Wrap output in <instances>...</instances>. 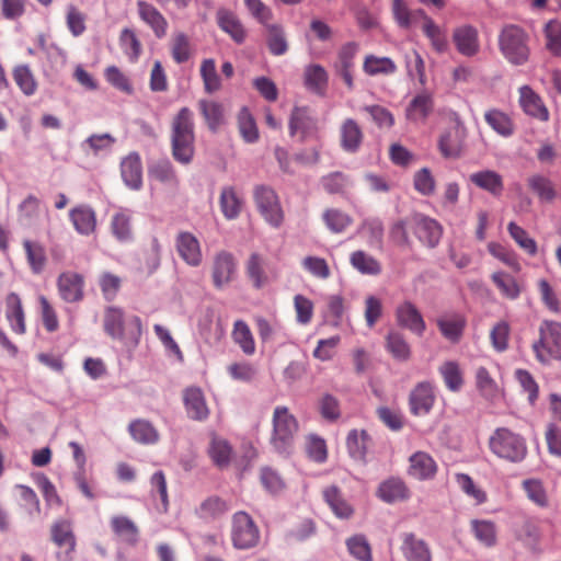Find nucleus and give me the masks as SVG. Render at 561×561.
<instances>
[{
  "mask_svg": "<svg viewBox=\"0 0 561 561\" xmlns=\"http://www.w3.org/2000/svg\"><path fill=\"white\" fill-rule=\"evenodd\" d=\"M492 280L500 289L501 294L507 299L515 300L520 295V286L512 275L504 272L492 274Z\"/></svg>",
  "mask_w": 561,
  "mask_h": 561,
  "instance_id": "51",
  "label": "nucleus"
},
{
  "mask_svg": "<svg viewBox=\"0 0 561 561\" xmlns=\"http://www.w3.org/2000/svg\"><path fill=\"white\" fill-rule=\"evenodd\" d=\"M113 236L121 242H128L133 239L131 211L121 208L111 219Z\"/></svg>",
  "mask_w": 561,
  "mask_h": 561,
  "instance_id": "33",
  "label": "nucleus"
},
{
  "mask_svg": "<svg viewBox=\"0 0 561 561\" xmlns=\"http://www.w3.org/2000/svg\"><path fill=\"white\" fill-rule=\"evenodd\" d=\"M231 337L245 355L251 356L255 353L256 347L253 334L250 327L243 320H237L233 323Z\"/></svg>",
  "mask_w": 561,
  "mask_h": 561,
  "instance_id": "34",
  "label": "nucleus"
},
{
  "mask_svg": "<svg viewBox=\"0 0 561 561\" xmlns=\"http://www.w3.org/2000/svg\"><path fill=\"white\" fill-rule=\"evenodd\" d=\"M455 481L458 488L476 504H483L486 501V493L474 483L472 478L467 473H456Z\"/></svg>",
  "mask_w": 561,
  "mask_h": 561,
  "instance_id": "57",
  "label": "nucleus"
},
{
  "mask_svg": "<svg viewBox=\"0 0 561 561\" xmlns=\"http://www.w3.org/2000/svg\"><path fill=\"white\" fill-rule=\"evenodd\" d=\"M237 272V261L234 256L227 252H218L213 262L211 275L214 285L221 288L228 285Z\"/></svg>",
  "mask_w": 561,
  "mask_h": 561,
  "instance_id": "14",
  "label": "nucleus"
},
{
  "mask_svg": "<svg viewBox=\"0 0 561 561\" xmlns=\"http://www.w3.org/2000/svg\"><path fill=\"white\" fill-rule=\"evenodd\" d=\"M128 432L131 438L141 445H152L159 440V432L153 424L144 419H137L129 423Z\"/></svg>",
  "mask_w": 561,
  "mask_h": 561,
  "instance_id": "30",
  "label": "nucleus"
},
{
  "mask_svg": "<svg viewBox=\"0 0 561 561\" xmlns=\"http://www.w3.org/2000/svg\"><path fill=\"white\" fill-rule=\"evenodd\" d=\"M23 247L32 272L34 274L42 273L47 262L45 248L41 243L31 240H24Z\"/></svg>",
  "mask_w": 561,
  "mask_h": 561,
  "instance_id": "43",
  "label": "nucleus"
},
{
  "mask_svg": "<svg viewBox=\"0 0 561 561\" xmlns=\"http://www.w3.org/2000/svg\"><path fill=\"white\" fill-rule=\"evenodd\" d=\"M470 182L493 196H500L504 184L502 176L493 170H482L470 174Z\"/></svg>",
  "mask_w": 561,
  "mask_h": 561,
  "instance_id": "27",
  "label": "nucleus"
},
{
  "mask_svg": "<svg viewBox=\"0 0 561 561\" xmlns=\"http://www.w3.org/2000/svg\"><path fill=\"white\" fill-rule=\"evenodd\" d=\"M305 83L309 90L316 93H322L328 83V73L323 67L311 65L306 68Z\"/></svg>",
  "mask_w": 561,
  "mask_h": 561,
  "instance_id": "59",
  "label": "nucleus"
},
{
  "mask_svg": "<svg viewBox=\"0 0 561 561\" xmlns=\"http://www.w3.org/2000/svg\"><path fill=\"white\" fill-rule=\"evenodd\" d=\"M83 277L75 272H64L57 279L60 297L67 302H77L83 298Z\"/></svg>",
  "mask_w": 561,
  "mask_h": 561,
  "instance_id": "17",
  "label": "nucleus"
},
{
  "mask_svg": "<svg viewBox=\"0 0 561 561\" xmlns=\"http://www.w3.org/2000/svg\"><path fill=\"white\" fill-rule=\"evenodd\" d=\"M175 248L180 257L190 266H199L203 261L198 239L191 232L182 231L176 236Z\"/></svg>",
  "mask_w": 561,
  "mask_h": 561,
  "instance_id": "15",
  "label": "nucleus"
},
{
  "mask_svg": "<svg viewBox=\"0 0 561 561\" xmlns=\"http://www.w3.org/2000/svg\"><path fill=\"white\" fill-rule=\"evenodd\" d=\"M411 226L416 238L426 247L435 248L443 233L442 226L433 218L423 214H414L410 217Z\"/></svg>",
  "mask_w": 561,
  "mask_h": 561,
  "instance_id": "9",
  "label": "nucleus"
},
{
  "mask_svg": "<svg viewBox=\"0 0 561 561\" xmlns=\"http://www.w3.org/2000/svg\"><path fill=\"white\" fill-rule=\"evenodd\" d=\"M438 371L443 377L446 388L451 392H458L463 386V375L460 366L455 360L444 362Z\"/></svg>",
  "mask_w": 561,
  "mask_h": 561,
  "instance_id": "37",
  "label": "nucleus"
},
{
  "mask_svg": "<svg viewBox=\"0 0 561 561\" xmlns=\"http://www.w3.org/2000/svg\"><path fill=\"white\" fill-rule=\"evenodd\" d=\"M323 497L339 518H348L353 514L352 506L342 497L340 490L331 485L323 491Z\"/></svg>",
  "mask_w": 561,
  "mask_h": 561,
  "instance_id": "40",
  "label": "nucleus"
},
{
  "mask_svg": "<svg viewBox=\"0 0 561 561\" xmlns=\"http://www.w3.org/2000/svg\"><path fill=\"white\" fill-rule=\"evenodd\" d=\"M438 471L435 459L425 451H415L409 457L408 474L417 481L433 480Z\"/></svg>",
  "mask_w": 561,
  "mask_h": 561,
  "instance_id": "11",
  "label": "nucleus"
},
{
  "mask_svg": "<svg viewBox=\"0 0 561 561\" xmlns=\"http://www.w3.org/2000/svg\"><path fill=\"white\" fill-rule=\"evenodd\" d=\"M5 318L13 332H15L16 334L25 333V314L21 298L15 293H10L5 297Z\"/></svg>",
  "mask_w": 561,
  "mask_h": 561,
  "instance_id": "24",
  "label": "nucleus"
},
{
  "mask_svg": "<svg viewBox=\"0 0 561 561\" xmlns=\"http://www.w3.org/2000/svg\"><path fill=\"white\" fill-rule=\"evenodd\" d=\"M351 265L365 275H378L381 273V264L370 254L358 250L350 256Z\"/></svg>",
  "mask_w": 561,
  "mask_h": 561,
  "instance_id": "42",
  "label": "nucleus"
},
{
  "mask_svg": "<svg viewBox=\"0 0 561 561\" xmlns=\"http://www.w3.org/2000/svg\"><path fill=\"white\" fill-rule=\"evenodd\" d=\"M12 77L25 96H32L36 93L38 83L28 65L15 66L12 70Z\"/></svg>",
  "mask_w": 561,
  "mask_h": 561,
  "instance_id": "35",
  "label": "nucleus"
},
{
  "mask_svg": "<svg viewBox=\"0 0 561 561\" xmlns=\"http://www.w3.org/2000/svg\"><path fill=\"white\" fill-rule=\"evenodd\" d=\"M316 129V122L311 117L308 108L295 107L289 119L290 136L300 135L304 139Z\"/></svg>",
  "mask_w": 561,
  "mask_h": 561,
  "instance_id": "31",
  "label": "nucleus"
},
{
  "mask_svg": "<svg viewBox=\"0 0 561 561\" xmlns=\"http://www.w3.org/2000/svg\"><path fill=\"white\" fill-rule=\"evenodd\" d=\"M208 454L215 465L222 468L229 465L232 455V448L226 439L215 436L211 438Z\"/></svg>",
  "mask_w": 561,
  "mask_h": 561,
  "instance_id": "50",
  "label": "nucleus"
},
{
  "mask_svg": "<svg viewBox=\"0 0 561 561\" xmlns=\"http://www.w3.org/2000/svg\"><path fill=\"white\" fill-rule=\"evenodd\" d=\"M194 115L188 107H182L171 123V148L173 158L188 164L193 160L195 148Z\"/></svg>",
  "mask_w": 561,
  "mask_h": 561,
  "instance_id": "1",
  "label": "nucleus"
},
{
  "mask_svg": "<svg viewBox=\"0 0 561 561\" xmlns=\"http://www.w3.org/2000/svg\"><path fill=\"white\" fill-rule=\"evenodd\" d=\"M265 261L257 254L252 253L247 262L245 272L253 287L260 289L268 283V277L264 271Z\"/></svg>",
  "mask_w": 561,
  "mask_h": 561,
  "instance_id": "39",
  "label": "nucleus"
},
{
  "mask_svg": "<svg viewBox=\"0 0 561 561\" xmlns=\"http://www.w3.org/2000/svg\"><path fill=\"white\" fill-rule=\"evenodd\" d=\"M267 30V46L270 51L275 56L284 55L288 45L283 28L277 24L265 25Z\"/></svg>",
  "mask_w": 561,
  "mask_h": 561,
  "instance_id": "63",
  "label": "nucleus"
},
{
  "mask_svg": "<svg viewBox=\"0 0 561 561\" xmlns=\"http://www.w3.org/2000/svg\"><path fill=\"white\" fill-rule=\"evenodd\" d=\"M394 316L399 327L419 336L423 335L426 324L420 310L413 302L404 300L399 304L396 308Z\"/></svg>",
  "mask_w": 561,
  "mask_h": 561,
  "instance_id": "10",
  "label": "nucleus"
},
{
  "mask_svg": "<svg viewBox=\"0 0 561 561\" xmlns=\"http://www.w3.org/2000/svg\"><path fill=\"white\" fill-rule=\"evenodd\" d=\"M453 43L457 51L465 57L471 58L480 53L481 44L479 32L471 24H461L453 30Z\"/></svg>",
  "mask_w": 561,
  "mask_h": 561,
  "instance_id": "8",
  "label": "nucleus"
},
{
  "mask_svg": "<svg viewBox=\"0 0 561 561\" xmlns=\"http://www.w3.org/2000/svg\"><path fill=\"white\" fill-rule=\"evenodd\" d=\"M364 139L360 126L353 118H346L340 127V145L348 153L359 150Z\"/></svg>",
  "mask_w": 561,
  "mask_h": 561,
  "instance_id": "21",
  "label": "nucleus"
},
{
  "mask_svg": "<svg viewBox=\"0 0 561 561\" xmlns=\"http://www.w3.org/2000/svg\"><path fill=\"white\" fill-rule=\"evenodd\" d=\"M229 377L239 382L251 383L255 381L259 370L255 365L250 362H234L227 366Z\"/></svg>",
  "mask_w": 561,
  "mask_h": 561,
  "instance_id": "47",
  "label": "nucleus"
},
{
  "mask_svg": "<svg viewBox=\"0 0 561 561\" xmlns=\"http://www.w3.org/2000/svg\"><path fill=\"white\" fill-rule=\"evenodd\" d=\"M368 442L369 436L366 431H351L346 438V445L350 455L355 459H364L367 451Z\"/></svg>",
  "mask_w": 561,
  "mask_h": 561,
  "instance_id": "58",
  "label": "nucleus"
},
{
  "mask_svg": "<svg viewBox=\"0 0 561 561\" xmlns=\"http://www.w3.org/2000/svg\"><path fill=\"white\" fill-rule=\"evenodd\" d=\"M466 136L465 127L458 116L451 121L449 127L440 135L439 149L445 157H456L461 150Z\"/></svg>",
  "mask_w": 561,
  "mask_h": 561,
  "instance_id": "12",
  "label": "nucleus"
},
{
  "mask_svg": "<svg viewBox=\"0 0 561 561\" xmlns=\"http://www.w3.org/2000/svg\"><path fill=\"white\" fill-rule=\"evenodd\" d=\"M256 206L264 219L273 227H279L284 220V213L275 191L266 185H259L254 190Z\"/></svg>",
  "mask_w": 561,
  "mask_h": 561,
  "instance_id": "6",
  "label": "nucleus"
},
{
  "mask_svg": "<svg viewBox=\"0 0 561 561\" xmlns=\"http://www.w3.org/2000/svg\"><path fill=\"white\" fill-rule=\"evenodd\" d=\"M321 184L329 194L342 195L353 185V181L342 172H332L322 176Z\"/></svg>",
  "mask_w": 561,
  "mask_h": 561,
  "instance_id": "56",
  "label": "nucleus"
},
{
  "mask_svg": "<svg viewBox=\"0 0 561 561\" xmlns=\"http://www.w3.org/2000/svg\"><path fill=\"white\" fill-rule=\"evenodd\" d=\"M533 350L542 364L561 359V323L543 320L539 325V339L534 342Z\"/></svg>",
  "mask_w": 561,
  "mask_h": 561,
  "instance_id": "5",
  "label": "nucleus"
},
{
  "mask_svg": "<svg viewBox=\"0 0 561 561\" xmlns=\"http://www.w3.org/2000/svg\"><path fill=\"white\" fill-rule=\"evenodd\" d=\"M184 404L187 415L193 420L202 421L209 414L204 394L199 388L193 387L185 390Z\"/></svg>",
  "mask_w": 561,
  "mask_h": 561,
  "instance_id": "26",
  "label": "nucleus"
},
{
  "mask_svg": "<svg viewBox=\"0 0 561 561\" xmlns=\"http://www.w3.org/2000/svg\"><path fill=\"white\" fill-rule=\"evenodd\" d=\"M260 533L253 519L244 512H238L232 520V541L238 549H249L259 541Z\"/></svg>",
  "mask_w": 561,
  "mask_h": 561,
  "instance_id": "7",
  "label": "nucleus"
},
{
  "mask_svg": "<svg viewBox=\"0 0 561 561\" xmlns=\"http://www.w3.org/2000/svg\"><path fill=\"white\" fill-rule=\"evenodd\" d=\"M115 142L116 139L108 133L93 134L81 144V148L88 153L99 156L110 152Z\"/></svg>",
  "mask_w": 561,
  "mask_h": 561,
  "instance_id": "41",
  "label": "nucleus"
},
{
  "mask_svg": "<svg viewBox=\"0 0 561 561\" xmlns=\"http://www.w3.org/2000/svg\"><path fill=\"white\" fill-rule=\"evenodd\" d=\"M377 495L386 503H394L409 499L410 491L401 478L391 477L379 484Z\"/></svg>",
  "mask_w": 561,
  "mask_h": 561,
  "instance_id": "23",
  "label": "nucleus"
},
{
  "mask_svg": "<svg viewBox=\"0 0 561 561\" xmlns=\"http://www.w3.org/2000/svg\"><path fill=\"white\" fill-rule=\"evenodd\" d=\"M488 125L499 135L510 137L514 133V125L510 116L499 110H489L484 114Z\"/></svg>",
  "mask_w": 561,
  "mask_h": 561,
  "instance_id": "45",
  "label": "nucleus"
},
{
  "mask_svg": "<svg viewBox=\"0 0 561 561\" xmlns=\"http://www.w3.org/2000/svg\"><path fill=\"white\" fill-rule=\"evenodd\" d=\"M388 352L398 360L405 362L411 356V348L403 334L391 331L386 339Z\"/></svg>",
  "mask_w": 561,
  "mask_h": 561,
  "instance_id": "48",
  "label": "nucleus"
},
{
  "mask_svg": "<svg viewBox=\"0 0 561 561\" xmlns=\"http://www.w3.org/2000/svg\"><path fill=\"white\" fill-rule=\"evenodd\" d=\"M499 48L508 62L524 65L530 55L529 35L518 25L506 24L499 34Z\"/></svg>",
  "mask_w": 561,
  "mask_h": 561,
  "instance_id": "4",
  "label": "nucleus"
},
{
  "mask_svg": "<svg viewBox=\"0 0 561 561\" xmlns=\"http://www.w3.org/2000/svg\"><path fill=\"white\" fill-rule=\"evenodd\" d=\"M229 511L226 501L218 496H209L197 508V515L203 519H217Z\"/></svg>",
  "mask_w": 561,
  "mask_h": 561,
  "instance_id": "46",
  "label": "nucleus"
},
{
  "mask_svg": "<svg viewBox=\"0 0 561 561\" xmlns=\"http://www.w3.org/2000/svg\"><path fill=\"white\" fill-rule=\"evenodd\" d=\"M401 551L407 561H433L430 545L413 533L403 534Z\"/></svg>",
  "mask_w": 561,
  "mask_h": 561,
  "instance_id": "16",
  "label": "nucleus"
},
{
  "mask_svg": "<svg viewBox=\"0 0 561 561\" xmlns=\"http://www.w3.org/2000/svg\"><path fill=\"white\" fill-rule=\"evenodd\" d=\"M433 110V100L428 92L416 94L405 108V118L414 124L425 122Z\"/></svg>",
  "mask_w": 561,
  "mask_h": 561,
  "instance_id": "25",
  "label": "nucleus"
},
{
  "mask_svg": "<svg viewBox=\"0 0 561 561\" xmlns=\"http://www.w3.org/2000/svg\"><path fill=\"white\" fill-rule=\"evenodd\" d=\"M219 202L221 211L227 219H236L240 215L243 201L232 186L221 190Z\"/></svg>",
  "mask_w": 561,
  "mask_h": 561,
  "instance_id": "36",
  "label": "nucleus"
},
{
  "mask_svg": "<svg viewBox=\"0 0 561 561\" xmlns=\"http://www.w3.org/2000/svg\"><path fill=\"white\" fill-rule=\"evenodd\" d=\"M139 18L151 27L158 38L167 34L168 22L156 7L144 0L137 1Z\"/></svg>",
  "mask_w": 561,
  "mask_h": 561,
  "instance_id": "22",
  "label": "nucleus"
},
{
  "mask_svg": "<svg viewBox=\"0 0 561 561\" xmlns=\"http://www.w3.org/2000/svg\"><path fill=\"white\" fill-rule=\"evenodd\" d=\"M364 71L369 76L391 75L397 70L396 64L389 57L369 55L364 61Z\"/></svg>",
  "mask_w": 561,
  "mask_h": 561,
  "instance_id": "54",
  "label": "nucleus"
},
{
  "mask_svg": "<svg viewBox=\"0 0 561 561\" xmlns=\"http://www.w3.org/2000/svg\"><path fill=\"white\" fill-rule=\"evenodd\" d=\"M171 53L176 64L186 62L192 56L190 38L184 33H176L171 41Z\"/></svg>",
  "mask_w": 561,
  "mask_h": 561,
  "instance_id": "64",
  "label": "nucleus"
},
{
  "mask_svg": "<svg viewBox=\"0 0 561 561\" xmlns=\"http://www.w3.org/2000/svg\"><path fill=\"white\" fill-rule=\"evenodd\" d=\"M238 126L244 141L254 144L259 140L256 123L247 107H243L238 115Z\"/></svg>",
  "mask_w": 561,
  "mask_h": 561,
  "instance_id": "60",
  "label": "nucleus"
},
{
  "mask_svg": "<svg viewBox=\"0 0 561 561\" xmlns=\"http://www.w3.org/2000/svg\"><path fill=\"white\" fill-rule=\"evenodd\" d=\"M121 174L130 190L138 191L142 186V165L137 152H131L121 162Z\"/></svg>",
  "mask_w": 561,
  "mask_h": 561,
  "instance_id": "20",
  "label": "nucleus"
},
{
  "mask_svg": "<svg viewBox=\"0 0 561 561\" xmlns=\"http://www.w3.org/2000/svg\"><path fill=\"white\" fill-rule=\"evenodd\" d=\"M104 330L113 339L124 337V312L116 307H110L104 314Z\"/></svg>",
  "mask_w": 561,
  "mask_h": 561,
  "instance_id": "49",
  "label": "nucleus"
},
{
  "mask_svg": "<svg viewBox=\"0 0 561 561\" xmlns=\"http://www.w3.org/2000/svg\"><path fill=\"white\" fill-rule=\"evenodd\" d=\"M528 187L538 196L541 202H552L556 198L553 183L541 174H533L527 179Z\"/></svg>",
  "mask_w": 561,
  "mask_h": 561,
  "instance_id": "44",
  "label": "nucleus"
},
{
  "mask_svg": "<svg viewBox=\"0 0 561 561\" xmlns=\"http://www.w3.org/2000/svg\"><path fill=\"white\" fill-rule=\"evenodd\" d=\"M51 537L57 546L66 547L67 552L75 550L76 540L69 523L65 520L56 523L51 528Z\"/></svg>",
  "mask_w": 561,
  "mask_h": 561,
  "instance_id": "62",
  "label": "nucleus"
},
{
  "mask_svg": "<svg viewBox=\"0 0 561 561\" xmlns=\"http://www.w3.org/2000/svg\"><path fill=\"white\" fill-rule=\"evenodd\" d=\"M423 32L430 39L432 47L437 53H444L447 50L448 41L446 34L431 18L425 16Z\"/></svg>",
  "mask_w": 561,
  "mask_h": 561,
  "instance_id": "55",
  "label": "nucleus"
},
{
  "mask_svg": "<svg viewBox=\"0 0 561 561\" xmlns=\"http://www.w3.org/2000/svg\"><path fill=\"white\" fill-rule=\"evenodd\" d=\"M75 230L81 236H90L96 229V214L88 205H78L69 211Z\"/></svg>",
  "mask_w": 561,
  "mask_h": 561,
  "instance_id": "19",
  "label": "nucleus"
},
{
  "mask_svg": "<svg viewBox=\"0 0 561 561\" xmlns=\"http://www.w3.org/2000/svg\"><path fill=\"white\" fill-rule=\"evenodd\" d=\"M435 402L434 387L430 381L419 382L409 397L410 410L414 415L422 416L430 413Z\"/></svg>",
  "mask_w": 561,
  "mask_h": 561,
  "instance_id": "13",
  "label": "nucleus"
},
{
  "mask_svg": "<svg viewBox=\"0 0 561 561\" xmlns=\"http://www.w3.org/2000/svg\"><path fill=\"white\" fill-rule=\"evenodd\" d=\"M437 325L445 339L457 343L463 333L466 320L460 314H446L437 320Z\"/></svg>",
  "mask_w": 561,
  "mask_h": 561,
  "instance_id": "32",
  "label": "nucleus"
},
{
  "mask_svg": "<svg viewBox=\"0 0 561 561\" xmlns=\"http://www.w3.org/2000/svg\"><path fill=\"white\" fill-rule=\"evenodd\" d=\"M471 529L476 539L485 547H492L496 541L495 525L490 520L474 519L471 522Z\"/></svg>",
  "mask_w": 561,
  "mask_h": 561,
  "instance_id": "61",
  "label": "nucleus"
},
{
  "mask_svg": "<svg viewBox=\"0 0 561 561\" xmlns=\"http://www.w3.org/2000/svg\"><path fill=\"white\" fill-rule=\"evenodd\" d=\"M488 445L493 455L512 463H519L527 456L525 438L507 427L495 428L489 437Z\"/></svg>",
  "mask_w": 561,
  "mask_h": 561,
  "instance_id": "2",
  "label": "nucleus"
},
{
  "mask_svg": "<svg viewBox=\"0 0 561 561\" xmlns=\"http://www.w3.org/2000/svg\"><path fill=\"white\" fill-rule=\"evenodd\" d=\"M111 528L125 543L134 546L138 542L139 529L129 517L124 515L113 516L111 518Z\"/></svg>",
  "mask_w": 561,
  "mask_h": 561,
  "instance_id": "29",
  "label": "nucleus"
},
{
  "mask_svg": "<svg viewBox=\"0 0 561 561\" xmlns=\"http://www.w3.org/2000/svg\"><path fill=\"white\" fill-rule=\"evenodd\" d=\"M218 26L227 33L236 43L241 44L247 37V31L238 15L226 9L220 8L216 12Z\"/></svg>",
  "mask_w": 561,
  "mask_h": 561,
  "instance_id": "18",
  "label": "nucleus"
},
{
  "mask_svg": "<svg viewBox=\"0 0 561 561\" xmlns=\"http://www.w3.org/2000/svg\"><path fill=\"white\" fill-rule=\"evenodd\" d=\"M519 94V103L525 113L540 121L548 119V110L542 104L541 99L528 85L522 87Z\"/></svg>",
  "mask_w": 561,
  "mask_h": 561,
  "instance_id": "28",
  "label": "nucleus"
},
{
  "mask_svg": "<svg viewBox=\"0 0 561 561\" xmlns=\"http://www.w3.org/2000/svg\"><path fill=\"white\" fill-rule=\"evenodd\" d=\"M297 432L296 417L286 407H276L273 412V432L270 439L273 449L282 456H289L294 450Z\"/></svg>",
  "mask_w": 561,
  "mask_h": 561,
  "instance_id": "3",
  "label": "nucleus"
},
{
  "mask_svg": "<svg viewBox=\"0 0 561 561\" xmlns=\"http://www.w3.org/2000/svg\"><path fill=\"white\" fill-rule=\"evenodd\" d=\"M198 108L208 128L216 131L224 123V107L216 101L199 100Z\"/></svg>",
  "mask_w": 561,
  "mask_h": 561,
  "instance_id": "38",
  "label": "nucleus"
},
{
  "mask_svg": "<svg viewBox=\"0 0 561 561\" xmlns=\"http://www.w3.org/2000/svg\"><path fill=\"white\" fill-rule=\"evenodd\" d=\"M322 219L327 228L333 233L343 232L353 221L348 214L336 208L325 209Z\"/></svg>",
  "mask_w": 561,
  "mask_h": 561,
  "instance_id": "53",
  "label": "nucleus"
},
{
  "mask_svg": "<svg viewBox=\"0 0 561 561\" xmlns=\"http://www.w3.org/2000/svg\"><path fill=\"white\" fill-rule=\"evenodd\" d=\"M149 176L171 186L178 185L179 182L172 163L167 159L154 162L149 168Z\"/></svg>",
  "mask_w": 561,
  "mask_h": 561,
  "instance_id": "52",
  "label": "nucleus"
}]
</instances>
